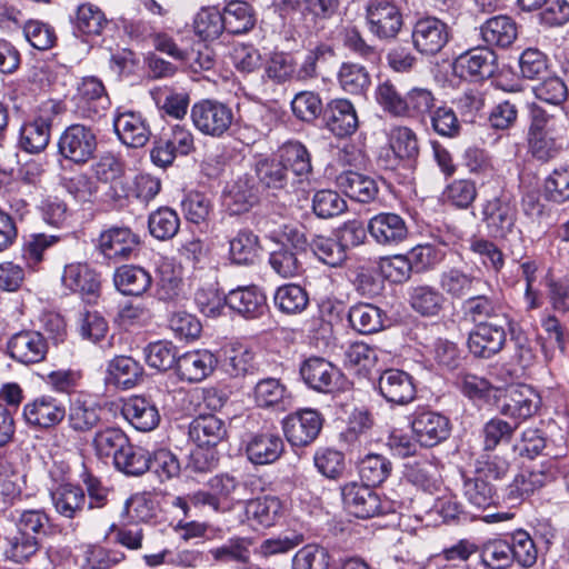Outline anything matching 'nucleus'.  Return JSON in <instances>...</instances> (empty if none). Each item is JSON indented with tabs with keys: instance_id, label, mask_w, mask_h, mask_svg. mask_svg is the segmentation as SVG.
<instances>
[{
	"instance_id": "obj_1",
	"label": "nucleus",
	"mask_w": 569,
	"mask_h": 569,
	"mask_svg": "<svg viewBox=\"0 0 569 569\" xmlns=\"http://www.w3.org/2000/svg\"><path fill=\"white\" fill-rule=\"evenodd\" d=\"M343 508L357 518L367 519L393 511V503L382 499L370 486L351 481L341 487Z\"/></svg>"
},
{
	"instance_id": "obj_2",
	"label": "nucleus",
	"mask_w": 569,
	"mask_h": 569,
	"mask_svg": "<svg viewBox=\"0 0 569 569\" xmlns=\"http://www.w3.org/2000/svg\"><path fill=\"white\" fill-rule=\"evenodd\" d=\"M190 117L196 129L213 138L223 137L234 120L232 108L213 99L196 102L191 107Z\"/></svg>"
},
{
	"instance_id": "obj_3",
	"label": "nucleus",
	"mask_w": 569,
	"mask_h": 569,
	"mask_svg": "<svg viewBox=\"0 0 569 569\" xmlns=\"http://www.w3.org/2000/svg\"><path fill=\"white\" fill-rule=\"evenodd\" d=\"M56 107L53 101L41 103L36 116L21 126L19 146L23 151L39 153L47 148L52 122L57 114Z\"/></svg>"
},
{
	"instance_id": "obj_4",
	"label": "nucleus",
	"mask_w": 569,
	"mask_h": 569,
	"mask_svg": "<svg viewBox=\"0 0 569 569\" xmlns=\"http://www.w3.org/2000/svg\"><path fill=\"white\" fill-rule=\"evenodd\" d=\"M58 148L62 157L82 164L92 158L97 149V136L90 127L71 124L60 136Z\"/></svg>"
},
{
	"instance_id": "obj_5",
	"label": "nucleus",
	"mask_w": 569,
	"mask_h": 569,
	"mask_svg": "<svg viewBox=\"0 0 569 569\" xmlns=\"http://www.w3.org/2000/svg\"><path fill=\"white\" fill-rule=\"evenodd\" d=\"M7 348L13 360L29 366L46 359L49 343L40 330H21L10 337Z\"/></svg>"
},
{
	"instance_id": "obj_6",
	"label": "nucleus",
	"mask_w": 569,
	"mask_h": 569,
	"mask_svg": "<svg viewBox=\"0 0 569 569\" xmlns=\"http://www.w3.org/2000/svg\"><path fill=\"white\" fill-rule=\"evenodd\" d=\"M322 417L313 409H303L287 416L282 428L287 440L297 447L313 442L322 428Z\"/></svg>"
},
{
	"instance_id": "obj_7",
	"label": "nucleus",
	"mask_w": 569,
	"mask_h": 569,
	"mask_svg": "<svg viewBox=\"0 0 569 569\" xmlns=\"http://www.w3.org/2000/svg\"><path fill=\"white\" fill-rule=\"evenodd\" d=\"M26 423L38 429L58 426L66 417L62 401L50 395H41L28 401L22 411Z\"/></svg>"
},
{
	"instance_id": "obj_8",
	"label": "nucleus",
	"mask_w": 569,
	"mask_h": 569,
	"mask_svg": "<svg viewBox=\"0 0 569 569\" xmlns=\"http://www.w3.org/2000/svg\"><path fill=\"white\" fill-rule=\"evenodd\" d=\"M449 39V27L433 17L419 19L412 30L415 48L426 56L439 53L448 43Z\"/></svg>"
},
{
	"instance_id": "obj_9",
	"label": "nucleus",
	"mask_w": 569,
	"mask_h": 569,
	"mask_svg": "<svg viewBox=\"0 0 569 569\" xmlns=\"http://www.w3.org/2000/svg\"><path fill=\"white\" fill-rule=\"evenodd\" d=\"M369 30L379 39L395 38L402 27L399 8L389 0H373L367 9Z\"/></svg>"
},
{
	"instance_id": "obj_10",
	"label": "nucleus",
	"mask_w": 569,
	"mask_h": 569,
	"mask_svg": "<svg viewBox=\"0 0 569 569\" xmlns=\"http://www.w3.org/2000/svg\"><path fill=\"white\" fill-rule=\"evenodd\" d=\"M303 381L319 392H332L340 387L342 375L330 361L312 357L307 359L300 368Z\"/></svg>"
},
{
	"instance_id": "obj_11",
	"label": "nucleus",
	"mask_w": 569,
	"mask_h": 569,
	"mask_svg": "<svg viewBox=\"0 0 569 569\" xmlns=\"http://www.w3.org/2000/svg\"><path fill=\"white\" fill-rule=\"evenodd\" d=\"M417 441L423 447H433L445 441L450 435V421L433 411L417 412L411 421Z\"/></svg>"
},
{
	"instance_id": "obj_12",
	"label": "nucleus",
	"mask_w": 569,
	"mask_h": 569,
	"mask_svg": "<svg viewBox=\"0 0 569 569\" xmlns=\"http://www.w3.org/2000/svg\"><path fill=\"white\" fill-rule=\"evenodd\" d=\"M506 330L501 325L479 322L468 338L469 351L478 358L489 359L501 351Z\"/></svg>"
},
{
	"instance_id": "obj_13",
	"label": "nucleus",
	"mask_w": 569,
	"mask_h": 569,
	"mask_svg": "<svg viewBox=\"0 0 569 569\" xmlns=\"http://www.w3.org/2000/svg\"><path fill=\"white\" fill-rule=\"evenodd\" d=\"M379 393L392 405H407L416 397L412 377L400 369H387L378 379Z\"/></svg>"
},
{
	"instance_id": "obj_14",
	"label": "nucleus",
	"mask_w": 569,
	"mask_h": 569,
	"mask_svg": "<svg viewBox=\"0 0 569 569\" xmlns=\"http://www.w3.org/2000/svg\"><path fill=\"white\" fill-rule=\"evenodd\" d=\"M483 221L496 238H507L515 231L517 210L507 198H495L483 207Z\"/></svg>"
},
{
	"instance_id": "obj_15",
	"label": "nucleus",
	"mask_w": 569,
	"mask_h": 569,
	"mask_svg": "<svg viewBox=\"0 0 569 569\" xmlns=\"http://www.w3.org/2000/svg\"><path fill=\"white\" fill-rule=\"evenodd\" d=\"M496 59L495 52L489 48H473L456 58L453 69L461 78H489L496 71Z\"/></svg>"
},
{
	"instance_id": "obj_16",
	"label": "nucleus",
	"mask_w": 569,
	"mask_h": 569,
	"mask_svg": "<svg viewBox=\"0 0 569 569\" xmlns=\"http://www.w3.org/2000/svg\"><path fill=\"white\" fill-rule=\"evenodd\" d=\"M139 244V238L129 228L112 227L102 231L98 239V249L113 260L128 259Z\"/></svg>"
},
{
	"instance_id": "obj_17",
	"label": "nucleus",
	"mask_w": 569,
	"mask_h": 569,
	"mask_svg": "<svg viewBox=\"0 0 569 569\" xmlns=\"http://www.w3.org/2000/svg\"><path fill=\"white\" fill-rule=\"evenodd\" d=\"M538 395L528 386L510 387L500 405V412L519 422L530 418L539 408Z\"/></svg>"
},
{
	"instance_id": "obj_18",
	"label": "nucleus",
	"mask_w": 569,
	"mask_h": 569,
	"mask_svg": "<svg viewBox=\"0 0 569 569\" xmlns=\"http://www.w3.org/2000/svg\"><path fill=\"white\" fill-rule=\"evenodd\" d=\"M77 107L87 118L99 117L110 101L106 88L97 77H84L78 86Z\"/></svg>"
},
{
	"instance_id": "obj_19",
	"label": "nucleus",
	"mask_w": 569,
	"mask_h": 569,
	"mask_svg": "<svg viewBox=\"0 0 569 569\" xmlns=\"http://www.w3.org/2000/svg\"><path fill=\"white\" fill-rule=\"evenodd\" d=\"M123 418L138 431L149 432L160 422V413L156 403L146 397H130L121 408Z\"/></svg>"
},
{
	"instance_id": "obj_20",
	"label": "nucleus",
	"mask_w": 569,
	"mask_h": 569,
	"mask_svg": "<svg viewBox=\"0 0 569 569\" xmlns=\"http://www.w3.org/2000/svg\"><path fill=\"white\" fill-rule=\"evenodd\" d=\"M368 231L377 243L383 246H396L408 237L405 220L399 214L391 212L373 216L369 220Z\"/></svg>"
},
{
	"instance_id": "obj_21",
	"label": "nucleus",
	"mask_w": 569,
	"mask_h": 569,
	"mask_svg": "<svg viewBox=\"0 0 569 569\" xmlns=\"http://www.w3.org/2000/svg\"><path fill=\"white\" fill-rule=\"evenodd\" d=\"M226 305L247 319H256L267 311V299L257 286L238 287L224 297Z\"/></svg>"
},
{
	"instance_id": "obj_22",
	"label": "nucleus",
	"mask_w": 569,
	"mask_h": 569,
	"mask_svg": "<svg viewBox=\"0 0 569 569\" xmlns=\"http://www.w3.org/2000/svg\"><path fill=\"white\" fill-rule=\"evenodd\" d=\"M326 127L337 137L351 136L359 121L355 106L348 99H333L325 109Z\"/></svg>"
},
{
	"instance_id": "obj_23",
	"label": "nucleus",
	"mask_w": 569,
	"mask_h": 569,
	"mask_svg": "<svg viewBox=\"0 0 569 569\" xmlns=\"http://www.w3.org/2000/svg\"><path fill=\"white\" fill-rule=\"evenodd\" d=\"M113 127L120 141L131 148L143 147L151 136L146 119L133 111L118 113L113 120Z\"/></svg>"
},
{
	"instance_id": "obj_24",
	"label": "nucleus",
	"mask_w": 569,
	"mask_h": 569,
	"mask_svg": "<svg viewBox=\"0 0 569 569\" xmlns=\"http://www.w3.org/2000/svg\"><path fill=\"white\" fill-rule=\"evenodd\" d=\"M223 202L232 214L249 211L258 202V189L253 178L243 174L228 183L223 191Z\"/></svg>"
},
{
	"instance_id": "obj_25",
	"label": "nucleus",
	"mask_w": 569,
	"mask_h": 569,
	"mask_svg": "<svg viewBox=\"0 0 569 569\" xmlns=\"http://www.w3.org/2000/svg\"><path fill=\"white\" fill-rule=\"evenodd\" d=\"M555 477L556 473L551 469L525 470L508 485L505 498L511 503L520 502L552 481Z\"/></svg>"
},
{
	"instance_id": "obj_26",
	"label": "nucleus",
	"mask_w": 569,
	"mask_h": 569,
	"mask_svg": "<svg viewBox=\"0 0 569 569\" xmlns=\"http://www.w3.org/2000/svg\"><path fill=\"white\" fill-rule=\"evenodd\" d=\"M218 360L208 350H194L180 356L177 361V371L182 380L200 382L216 368Z\"/></svg>"
},
{
	"instance_id": "obj_27",
	"label": "nucleus",
	"mask_w": 569,
	"mask_h": 569,
	"mask_svg": "<svg viewBox=\"0 0 569 569\" xmlns=\"http://www.w3.org/2000/svg\"><path fill=\"white\" fill-rule=\"evenodd\" d=\"M336 183L349 198L361 203L375 200L379 191L375 179L352 170L339 173Z\"/></svg>"
},
{
	"instance_id": "obj_28",
	"label": "nucleus",
	"mask_w": 569,
	"mask_h": 569,
	"mask_svg": "<svg viewBox=\"0 0 569 569\" xmlns=\"http://www.w3.org/2000/svg\"><path fill=\"white\" fill-rule=\"evenodd\" d=\"M227 435L226 423L213 415L199 416L189 428L190 439L199 447H216Z\"/></svg>"
},
{
	"instance_id": "obj_29",
	"label": "nucleus",
	"mask_w": 569,
	"mask_h": 569,
	"mask_svg": "<svg viewBox=\"0 0 569 569\" xmlns=\"http://www.w3.org/2000/svg\"><path fill=\"white\" fill-rule=\"evenodd\" d=\"M62 283L82 296L93 297L100 290L98 273L86 263H70L64 267Z\"/></svg>"
},
{
	"instance_id": "obj_30",
	"label": "nucleus",
	"mask_w": 569,
	"mask_h": 569,
	"mask_svg": "<svg viewBox=\"0 0 569 569\" xmlns=\"http://www.w3.org/2000/svg\"><path fill=\"white\" fill-rule=\"evenodd\" d=\"M284 443L280 436L273 433L256 435L248 442L246 452L254 465H269L280 458Z\"/></svg>"
},
{
	"instance_id": "obj_31",
	"label": "nucleus",
	"mask_w": 569,
	"mask_h": 569,
	"mask_svg": "<svg viewBox=\"0 0 569 569\" xmlns=\"http://www.w3.org/2000/svg\"><path fill=\"white\" fill-rule=\"evenodd\" d=\"M50 497L56 511L68 519L78 517L87 501L84 491L71 483L58 486L51 490Z\"/></svg>"
},
{
	"instance_id": "obj_32",
	"label": "nucleus",
	"mask_w": 569,
	"mask_h": 569,
	"mask_svg": "<svg viewBox=\"0 0 569 569\" xmlns=\"http://www.w3.org/2000/svg\"><path fill=\"white\" fill-rule=\"evenodd\" d=\"M109 21L104 12L92 3H82L78 7L73 19L76 34L89 40L102 34Z\"/></svg>"
},
{
	"instance_id": "obj_33",
	"label": "nucleus",
	"mask_w": 569,
	"mask_h": 569,
	"mask_svg": "<svg viewBox=\"0 0 569 569\" xmlns=\"http://www.w3.org/2000/svg\"><path fill=\"white\" fill-rule=\"evenodd\" d=\"M440 288L452 298H461L489 284L482 278L468 273L458 268L443 271L439 281Z\"/></svg>"
},
{
	"instance_id": "obj_34",
	"label": "nucleus",
	"mask_w": 569,
	"mask_h": 569,
	"mask_svg": "<svg viewBox=\"0 0 569 569\" xmlns=\"http://www.w3.org/2000/svg\"><path fill=\"white\" fill-rule=\"evenodd\" d=\"M351 327L362 335H372L385 328L386 313L372 303H357L349 309Z\"/></svg>"
},
{
	"instance_id": "obj_35",
	"label": "nucleus",
	"mask_w": 569,
	"mask_h": 569,
	"mask_svg": "<svg viewBox=\"0 0 569 569\" xmlns=\"http://www.w3.org/2000/svg\"><path fill=\"white\" fill-rule=\"evenodd\" d=\"M101 407L81 397L74 398L69 406L68 423L77 432H88L97 427L101 420Z\"/></svg>"
},
{
	"instance_id": "obj_36",
	"label": "nucleus",
	"mask_w": 569,
	"mask_h": 569,
	"mask_svg": "<svg viewBox=\"0 0 569 569\" xmlns=\"http://www.w3.org/2000/svg\"><path fill=\"white\" fill-rule=\"evenodd\" d=\"M246 517L259 526L269 528L276 525L283 516L282 501L274 496H264L249 500L244 508Z\"/></svg>"
},
{
	"instance_id": "obj_37",
	"label": "nucleus",
	"mask_w": 569,
	"mask_h": 569,
	"mask_svg": "<svg viewBox=\"0 0 569 569\" xmlns=\"http://www.w3.org/2000/svg\"><path fill=\"white\" fill-rule=\"evenodd\" d=\"M254 402L260 408L286 410L290 405V395L286 386L276 378H264L253 389Z\"/></svg>"
},
{
	"instance_id": "obj_38",
	"label": "nucleus",
	"mask_w": 569,
	"mask_h": 569,
	"mask_svg": "<svg viewBox=\"0 0 569 569\" xmlns=\"http://www.w3.org/2000/svg\"><path fill=\"white\" fill-rule=\"evenodd\" d=\"M337 81L342 91L351 96H365L371 86L367 68L356 62H342L337 72Z\"/></svg>"
},
{
	"instance_id": "obj_39",
	"label": "nucleus",
	"mask_w": 569,
	"mask_h": 569,
	"mask_svg": "<svg viewBox=\"0 0 569 569\" xmlns=\"http://www.w3.org/2000/svg\"><path fill=\"white\" fill-rule=\"evenodd\" d=\"M113 281L116 288L123 295L140 296L150 288L152 278L141 267L122 266L116 270Z\"/></svg>"
},
{
	"instance_id": "obj_40",
	"label": "nucleus",
	"mask_w": 569,
	"mask_h": 569,
	"mask_svg": "<svg viewBox=\"0 0 569 569\" xmlns=\"http://www.w3.org/2000/svg\"><path fill=\"white\" fill-rule=\"evenodd\" d=\"M462 492L467 501L477 509L491 507L498 500L495 486L476 472L463 476Z\"/></svg>"
},
{
	"instance_id": "obj_41",
	"label": "nucleus",
	"mask_w": 569,
	"mask_h": 569,
	"mask_svg": "<svg viewBox=\"0 0 569 569\" xmlns=\"http://www.w3.org/2000/svg\"><path fill=\"white\" fill-rule=\"evenodd\" d=\"M228 371L234 377L252 375L258 370L256 352L243 342L233 341L224 350Z\"/></svg>"
},
{
	"instance_id": "obj_42",
	"label": "nucleus",
	"mask_w": 569,
	"mask_h": 569,
	"mask_svg": "<svg viewBox=\"0 0 569 569\" xmlns=\"http://www.w3.org/2000/svg\"><path fill=\"white\" fill-rule=\"evenodd\" d=\"M516 22L508 16L488 19L481 27L482 39L490 46L508 47L517 38Z\"/></svg>"
},
{
	"instance_id": "obj_43",
	"label": "nucleus",
	"mask_w": 569,
	"mask_h": 569,
	"mask_svg": "<svg viewBox=\"0 0 569 569\" xmlns=\"http://www.w3.org/2000/svg\"><path fill=\"white\" fill-rule=\"evenodd\" d=\"M150 452L142 447L132 445L130 441L113 461L117 470L131 477L146 473L150 469Z\"/></svg>"
},
{
	"instance_id": "obj_44",
	"label": "nucleus",
	"mask_w": 569,
	"mask_h": 569,
	"mask_svg": "<svg viewBox=\"0 0 569 569\" xmlns=\"http://www.w3.org/2000/svg\"><path fill=\"white\" fill-rule=\"evenodd\" d=\"M224 28L232 34H242L250 31L256 23V16L248 2L231 1L222 12Z\"/></svg>"
},
{
	"instance_id": "obj_45",
	"label": "nucleus",
	"mask_w": 569,
	"mask_h": 569,
	"mask_svg": "<svg viewBox=\"0 0 569 569\" xmlns=\"http://www.w3.org/2000/svg\"><path fill=\"white\" fill-rule=\"evenodd\" d=\"M260 250L257 234L248 229L240 230L229 241V256L233 263L248 266L254 262Z\"/></svg>"
},
{
	"instance_id": "obj_46",
	"label": "nucleus",
	"mask_w": 569,
	"mask_h": 569,
	"mask_svg": "<svg viewBox=\"0 0 569 569\" xmlns=\"http://www.w3.org/2000/svg\"><path fill=\"white\" fill-rule=\"evenodd\" d=\"M141 376V366L131 357H116L108 365L109 381L122 389L134 387Z\"/></svg>"
},
{
	"instance_id": "obj_47",
	"label": "nucleus",
	"mask_w": 569,
	"mask_h": 569,
	"mask_svg": "<svg viewBox=\"0 0 569 569\" xmlns=\"http://www.w3.org/2000/svg\"><path fill=\"white\" fill-rule=\"evenodd\" d=\"M192 27L203 41H213L226 30L223 14L216 7L201 8L193 18Z\"/></svg>"
},
{
	"instance_id": "obj_48",
	"label": "nucleus",
	"mask_w": 569,
	"mask_h": 569,
	"mask_svg": "<svg viewBox=\"0 0 569 569\" xmlns=\"http://www.w3.org/2000/svg\"><path fill=\"white\" fill-rule=\"evenodd\" d=\"M128 442L129 438L121 429L109 427L96 432L92 446L100 459L112 458L114 461Z\"/></svg>"
},
{
	"instance_id": "obj_49",
	"label": "nucleus",
	"mask_w": 569,
	"mask_h": 569,
	"mask_svg": "<svg viewBox=\"0 0 569 569\" xmlns=\"http://www.w3.org/2000/svg\"><path fill=\"white\" fill-rule=\"evenodd\" d=\"M273 302L282 313L297 315L307 308L309 296L301 286L288 283L276 290Z\"/></svg>"
},
{
	"instance_id": "obj_50",
	"label": "nucleus",
	"mask_w": 569,
	"mask_h": 569,
	"mask_svg": "<svg viewBox=\"0 0 569 569\" xmlns=\"http://www.w3.org/2000/svg\"><path fill=\"white\" fill-rule=\"evenodd\" d=\"M481 563L489 569H507L512 563L510 543L503 539H489L478 547Z\"/></svg>"
},
{
	"instance_id": "obj_51",
	"label": "nucleus",
	"mask_w": 569,
	"mask_h": 569,
	"mask_svg": "<svg viewBox=\"0 0 569 569\" xmlns=\"http://www.w3.org/2000/svg\"><path fill=\"white\" fill-rule=\"evenodd\" d=\"M39 547L40 543L37 537L14 531L6 537L3 555L7 560L23 563L38 552Z\"/></svg>"
},
{
	"instance_id": "obj_52",
	"label": "nucleus",
	"mask_w": 569,
	"mask_h": 569,
	"mask_svg": "<svg viewBox=\"0 0 569 569\" xmlns=\"http://www.w3.org/2000/svg\"><path fill=\"white\" fill-rule=\"evenodd\" d=\"M435 107L436 98L431 90L415 87L405 96L402 117L425 121Z\"/></svg>"
},
{
	"instance_id": "obj_53",
	"label": "nucleus",
	"mask_w": 569,
	"mask_h": 569,
	"mask_svg": "<svg viewBox=\"0 0 569 569\" xmlns=\"http://www.w3.org/2000/svg\"><path fill=\"white\" fill-rule=\"evenodd\" d=\"M279 158L283 161L287 171L298 177H307L311 172V160L307 148L298 142L291 141L282 146Z\"/></svg>"
},
{
	"instance_id": "obj_54",
	"label": "nucleus",
	"mask_w": 569,
	"mask_h": 569,
	"mask_svg": "<svg viewBox=\"0 0 569 569\" xmlns=\"http://www.w3.org/2000/svg\"><path fill=\"white\" fill-rule=\"evenodd\" d=\"M148 227L152 237L158 240H168L179 231L180 219L174 210L162 207L150 213Z\"/></svg>"
},
{
	"instance_id": "obj_55",
	"label": "nucleus",
	"mask_w": 569,
	"mask_h": 569,
	"mask_svg": "<svg viewBox=\"0 0 569 569\" xmlns=\"http://www.w3.org/2000/svg\"><path fill=\"white\" fill-rule=\"evenodd\" d=\"M389 144L396 158L412 160L419 154L417 134L408 127H396L390 131Z\"/></svg>"
},
{
	"instance_id": "obj_56",
	"label": "nucleus",
	"mask_w": 569,
	"mask_h": 569,
	"mask_svg": "<svg viewBox=\"0 0 569 569\" xmlns=\"http://www.w3.org/2000/svg\"><path fill=\"white\" fill-rule=\"evenodd\" d=\"M443 302V296L428 286L417 287L410 295V303L413 310L426 317L437 316L442 309Z\"/></svg>"
},
{
	"instance_id": "obj_57",
	"label": "nucleus",
	"mask_w": 569,
	"mask_h": 569,
	"mask_svg": "<svg viewBox=\"0 0 569 569\" xmlns=\"http://www.w3.org/2000/svg\"><path fill=\"white\" fill-rule=\"evenodd\" d=\"M312 210L321 219H331L347 210V201L335 190H319L312 197Z\"/></svg>"
},
{
	"instance_id": "obj_58",
	"label": "nucleus",
	"mask_w": 569,
	"mask_h": 569,
	"mask_svg": "<svg viewBox=\"0 0 569 569\" xmlns=\"http://www.w3.org/2000/svg\"><path fill=\"white\" fill-rule=\"evenodd\" d=\"M470 251L478 256L480 262L495 272H500L505 266V256L502 251L492 241L482 237H471L469 239Z\"/></svg>"
},
{
	"instance_id": "obj_59",
	"label": "nucleus",
	"mask_w": 569,
	"mask_h": 569,
	"mask_svg": "<svg viewBox=\"0 0 569 569\" xmlns=\"http://www.w3.org/2000/svg\"><path fill=\"white\" fill-rule=\"evenodd\" d=\"M477 198L476 183L470 179H456L442 192V199L458 209H467Z\"/></svg>"
},
{
	"instance_id": "obj_60",
	"label": "nucleus",
	"mask_w": 569,
	"mask_h": 569,
	"mask_svg": "<svg viewBox=\"0 0 569 569\" xmlns=\"http://www.w3.org/2000/svg\"><path fill=\"white\" fill-rule=\"evenodd\" d=\"M391 471V462L381 455H368L359 462L362 483L370 487L382 483Z\"/></svg>"
},
{
	"instance_id": "obj_61",
	"label": "nucleus",
	"mask_w": 569,
	"mask_h": 569,
	"mask_svg": "<svg viewBox=\"0 0 569 569\" xmlns=\"http://www.w3.org/2000/svg\"><path fill=\"white\" fill-rule=\"evenodd\" d=\"M152 96L157 106L168 116L181 119L187 114L190 102L188 93L163 88L152 91Z\"/></svg>"
},
{
	"instance_id": "obj_62",
	"label": "nucleus",
	"mask_w": 569,
	"mask_h": 569,
	"mask_svg": "<svg viewBox=\"0 0 569 569\" xmlns=\"http://www.w3.org/2000/svg\"><path fill=\"white\" fill-rule=\"evenodd\" d=\"M317 258L330 267H339L347 258L346 248L332 238L317 236L310 242Z\"/></svg>"
},
{
	"instance_id": "obj_63",
	"label": "nucleus",
	"mask_w": 569,
	"mask_h": 569,
	"mask_svg": "<svg viewBox=\"0 0 569 569\" xmlns=\"http://www.w3.org/2000/svg\"><path fill=\"white\" fill-rule=\"evenodd\" d=\"M256 173L268 188L281 189L287 184L288 171L280 158H264L257 162Z\"/></svg>"
},
{
	"instance_id": "obj_64",
	"label": "nucleus",
	"mask_w": 569,
	"mask_h": 569,
	"mask_svg": "<svg viewBox=\"0 0 569 569\" xmlns=\"http://www.w3.org/2000/svg\"><path fill=\"white\" fill-rule=\"evenodd\" d=\"M543 196L548 201L559 204L569 200V166L556 168L546 178Z\"/></svg>"
}]
</instances>
